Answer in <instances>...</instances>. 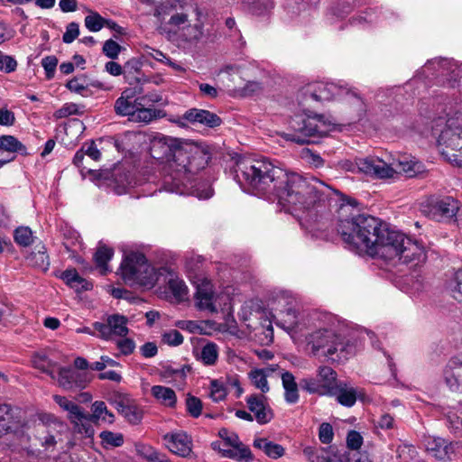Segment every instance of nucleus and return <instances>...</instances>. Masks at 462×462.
I'll return each mask as SVG.
<instances>
[{"label":"nucleus","mask_w":462,"mask_h":462,"mask_svg":"<svg viewBox=\"0 0 462 462\" xmlns=\"http://www.w3.org/2000/svg\"><path fill=\"white\" fill-rule=\"evenodd\" d=\"M249 411L259 424H266L273 418L272 408L263 394H251L245 399Z\"/></svg>","instance_id":"18"},{"label":"nucleus","mask_w":462,"mask_h":462,"mask_svg":"<svg viewBox=\"0 0 462 462\" xmlns=\"http://www.w3.org/2000/svg\"><path fill=\"white\" fill-rule=\"evenodd\" d=\"M283 20L295 26H307L314 18L315 10L299 0H286Z\"/></svg>","instance_id":"13"},{"label":"nucleus","mask_w":462,"mask_h":462,"mask_svg":"<svg viewBox=\"0 0 462 462\" xmlns=\"http://www.w3.org/2000/svg\"><path fill=\"white\" fill-rule=\"evenodd\" d=\"M235 180L248 192L278 199L288 210L306 214V222L315 215L318 208H326L334 196L339 195L323 181L303 178L275 165L267 158H239L234 168Z\"/></svg>","instance_id":"1"},{"label":"nucleus","mask_w":462,"mask_h":462,"mask_svg":"<svg viewBox=\"0 0 462 462\" xmlns=\"http://www.w3.org/2000/svg\"><path fill=\"white\" fill-rule=\"evenodd\" d=\"M319 439L323 444H329L334 439V430L329 423L323 422L319 429Z\"/></svg>","instance_id":"60"},{"label":"nucleus","mask_w":462,"mask_h":462,"mask_svg":"<svg viewBox=\"0 0 462 462\" xmlns=\"http://www.w3.org/2000/svg\"><path fill=\"white\" fill-rule=\"evenodd\" d=\"M169 289L178 300H184L188 295V287L182 280L178 278L169 281Z\"/></svg>","instance_id":"49"},{"label":"nucleus","mask_w":462,"mask_h":462,"mask_svg":"<svg viewBox=\"0 0 462 462\" xmlns=\"http://www.w3.org/2000/svg\"><path fill=\"white\" fill-rule=\"evenodd\" d=\"M121 277L129 286L152 288L159 279V272L139 252L127 254L120 266Z\"/></svg>","instance_id":"5"},{"label":"nucleus","mask_w":462,"mask_h":462,"mask_svg":"<svg viewBox=\"0 0 462 462\" xmlns=\"http://www.w3.org/2000/svg\"><path fill=\"white\" fill-rule=\"evenodd\" d=\"M127 324L128 319L116 313L107 316L104 322H95L93 328L98 333V337L111 340L115 337H126L129 332Z\"/></svg>","instance_id":"12"},{"label":"nucleus","mask_w":462,"mask_h":462,"mask_svg":"<svg viewBox=\"0 0 462 462\" xmlns=\"http://www.w3.org/2000/svg\"><path fill=\"white\" fill-rule=\"evenodd\" d=\"M337 232L350 250L365 251L390 266L417 265L426 260L422 244L369 215H346L338 220Z\"/></svg>","instance_id":"2"},{"label":"nucleus","mask_w":462,"mask_h":462,"mask_svg":"<svg viewBox=\"0 0 462 462\" xmlns=\"http://www.w3.org/2000/svg\"><path fill=\"white\" fill-rule=\"evenodd\" d=\"M60 277L66 284L76 290L82 289L88 291L90 289V283L79 276L76 269L64 271Z\"/></svg>","instance_id":"38"},{"label":"nucleus","mask_w":462,"mask_h":462,"mask_svg":"<svg viewBox=\"0 0 462 462\" xmlns=\"http://www.w3.org/2000/svg\"><path fill=\"white\" fill-rule=\"evenodd\" d=\"M254 447L263 451L267 457L277 459L285 454V448L266 438H257L254 440Z\"/></svg>","instance_id":"30"},{"label":"nucleus","mask_w":462,"mask_h":462,"mask_svg":"<svg viewBox=\"0 0 462 462\" xmlns=\"http://www.w3.org/2000/svg\"><path fill=\"white\" fill-rule=\"evenodd\" d=\"M275 370L276 368L274 366L254 368L249 372L248 377L253 385L259 389L263 393H265L270 390L267 377Z\"/></svg>","instance_id":"27"},{"label":"nucleus","mask_w":462,"mask_h":462,"mask_svg":"<svg viewBox=\"0 0 462 462\" xmlns=\"http://www.w3.org/2000/svg\"><path fill=\"white\" fill-rule=\"evenodd\" d=\"M457 69V65L453 60L448 59H433L428 60L427 63L422 67L420 73L423 74L425 77H430V75H438V76H448L449 73L455 74Z\"/></svg>","instance_id":"21"},{"label":"nucleus","mask_w":462,"mask_h":462,"mask_svg":"<svg viewBox=\"0 0 462 462\" xmlns=\"http://www.w3.org/2000/svg\"><path fill=\"white\" fill-rule=\"evenodd\" d=\"M32 364L35 369L50 375L52 379L56 378V363L53 362L45 352L34 353L32 356Z\"/></svg>","instance_id":"31"},{"label":"nucleus","mask_w":462,"mask_h":462,"mask_svg":"<svg viewBox=\"0 0 462 462\" xmlns=\"http://www.w3.org/2000/svg\"><path fill=\"white\" fill-rule=\"evenodd\" d=\"M70 422L74 425L75 430L85 437L91 438L94 435V428L91 424L93 419L89 414H85L83 411L82 418Z\"/></svg>","instance_id":"46"},{"label":"nucleus","mask_w":462,"mask_h":462,"mask_svg":"<svg viewBox=\"0 0 462 462\" xmlns=\"http://www.w3.org/2000/svg\"><path fill=\"white\" fill-rule=\"evenodd\" d=\"M183 118L189 123H199L208 127H216L220 125L221 118L208 111L204 109L191 108L185 112Z\"/></svg>","instance_id":"23"},{"label":"nucleus","mask_w":462,"mask_h":462,"mask_svg":"<svg viewBox=\"0 0 462 462\" xmlns=\"http://www.w3.org/2000/svg\"><path fill=\"white\" fill-rule=\"evenodd\" d=\"M438 144L446 161L462 167V112L456 111L448 116L439 135Z\"/></svg>","instance_id":"7"},{"label":"nucleus","mask_w":462,"mask_h":462,"mask_svg":"<svg viewBox=\"0 0 462 462\" xmlns=\"http://www.w3.org/2000/svg\"><path fill=\"white\" fill-rule=\"evenodd\" d=\"M218 357V347L215 343L206 344L200 351L199 359L206 365H214Z\"/></svg>","instance_id":"48"},{"label":"nucleus","mask_w":462,"mask_h":462,"mask_svg":"<svg viewBox=\"0 0 462 462\" xmlns=\"http://www.w3.org/2000/svg\"><path fill=\"white\" fill-rule=\"evenodd\" d=\"M150 153L162 164V185L166 191L181 195L190 192L199 199L213 196L209 182L191 184L193 176L208 162L209 155L203 150L170 136L158 135L151 142Z\"/></svg>","instance_id":"3"},{"label":"nucleus","mask_w":462,"mask_h":462,"mask_svg":"<svg viewBox=\"0 0 462 462\" xmlns=\"http://www.w3.org/2000/svg\"><path fill=\"white\" fill-rule=\"evenodd\" d=\"M390 165L393 170L392 179L401 174L411 178L421 171V165L420 162L407 156H401L397 159H393Z\"/></svg>","instance_id":"22"},{"label":"nucleus","mask_w":462,"mask_h":462,"mask_svg":"<svg viewBox=\"0 0 462 462\" xmlns=\"http://www.w3.org/2000/svg\"><path fill=\"white\" fill-rule=\"evenodd\" d=\"M351 11L352 5L350 0H338L331 6L328 14V19L331 23H335L337 20H342L346 17Z\"/></svg>","instance_id":"36"},{"label":"nucleus","mask_w":462,"mask_h":462,"mask_svg":"<svg viewBox=\"0 0 462 462\" xmlns=\"http://www.w3.org/2000/svg\"><path fill=\"white\" fill-rule=\"evenodd\" d=\"M162 341L166 345L177 346L182 344L183 337L180 331L171 329L162 335Z\"/></svg>","instance_id":"56"},{"label":"nucleus","mask_w":462,"mask_h":462,"mask_svg":"<svg viewBox=\"0 0 462 462\" xmlns=\"http://www.w3.org/2000/svg\"><path fill=\"white\" fill-rule=\"evenodd\" d=\"M309 327L313 331L305 336L307 347L314 356H322L332 361L346 358V346L343 341V323L330 313H312Z\"/></svg>","instance_id":"4"},{"label":"nucleus","mask_w":462,"mask_h":462,"mask_svg":"<svg viewBox=\"0 0 462 462\" xmlns=\"http://www.w3.org/2000/svg\"><path fill=\"white\" fill-rule=\"evenodd\" d=\"M433 209L440 217L451 218L456 216L458 210V201L451 197H446L437 200L433 205Z\"/></svg>","instance_id":"32"},{"label":"nucleus","mask_w":462,"mask_h":462,"mask_svg":"<svg viewBox=\"0 0 462 462\" xmlns=\"http://www.w3.org/2000/svg\"><path fill=\"white\" fill-rule=\"evenodd\" d=\"M340 462H372L366 454L347 452L339 457Z\"/></svg>","instance_id":"64"},{"label":"nucleus","mask_w":462,"mask_h":462,"mask_svg":"<svg viewBox=\"0 0 462 462\" xmlns=\"http://www.w3.org/2000/svg\"><path fill=\"white\" fill-rule=\"evenodd\" d=\"M15 153L27 154L26 147L13 135L0 136V169L15 158Z\"/></svg>","instance_id":"19"},{"label":"nucleus","mask_w":462,"mask_h":462,"mask_svg":"<svg viewBox=\"0 0 462 462\" xmlns=\"http://www.w3.org/2000/svg\"><path fill=\"white\" fill-rule=\"evenodd\" d=\"M117 411L132 424L139 423L143 418L141 411L135 405L121 402L117 403Z\"/></svg>","instance_id":"44"},{"label":"nucleus","mask_w":462,"mask_h":462,"mask_svg":"<svg viewBox=\"0 0 462 462\" xmlns=\"http://www.w3.org/2000/svg\"><path fill=\"white\" fill-rule=\"evenodd\" d=\"M57 65L58 59L53 55L46 56L42 60V66L45 70L47 79H51L54 77Z\"/></svg>","instance_id":"58"},{"label":"nucleus","mask_w":462,"mask_h":462,"mask_svg":"<svg viewBox=\"0 0 462 462\" xmlns=\"http://www.w3.org/2000/svg\"><path fill=\"white\" fill-rule=\"evenodd\" d=\"M305 101H330L335 98L344 99L350 104L363 109L364 102L359 94L347 86L335 82H315L302 89Z\"/></svg>","instance_id":"8"},{"label":"nucleus","mask_w":462,"mask_h":462,"mask_svg":"<svg viewBox=\"0 0 462 462\" xmlns=\"http://www.w3.org/2000/svg\"><path fill=\"white\" fill-rule=\"evenodd\" d=\"M30 264L34 267L46 272L50 266V259L47 254L46 247L43 245L35 246V250L27 257Z\"/></svg>","instance_id":"33"},{"label":"nucleus","mask_w":462,"mask_h":462,"mask_svg":"<svg viewBox=\"0 0 462 462\" xmlns=\"http://www.w3.org/2000/svg\"><path fill=\"white\" fill-rule=\"evenodd\" d=\"M338 450L336 446L306 447L303 454L310 462H333L334 458L338 457Z\"/></svg>","instance_id":"24"},{"label":"nucleus","mask_w":462,"mask_h":462,"mask_svg":"<svg viewBox=\"0 0 462 462\" xmlns=\"http://www.w3.org/2000/svg\"><path fill=\"white\" fill-rule=\"evenodd\" d=\"M226 396V390L222 383L213 380L210 383L209 397L213 402H218L223 401Z\"/></svg>","instance_id":"53"},{"label":"nucleus","mask_w":462,"mask_h":462,"mask_svg":"<svg viewBox=\"0 0 462 462\" xmlns=\"http://www.w3.org/2000/svg\"><path fill=\"white\" fill-rule=\"evenodd\" d=\"M196 285L195 302L200 310H206L210 313L217 312L221 306L219 297L213 291V285L207 279L199 280L194 282Z\"/></svg>","instance_id":"14"},{"label":"nucleus","mask_w":462,"mask_h":462,"mask_svg":"<svg viewBox=\"0 0 462 462\" xmlns=\"http://www.w3.org/2000/svg\"><path fill=\"white\" fill-rule=\"evenodd\" d=\"M244 4L249 12L257 16L266 15L274 8L273 0H244Z\"/></svg>","instance_id":"37"},{"label":"nucleus","mask_w":462,"mask_h":462,"mask_svg":"<svg viewBox=\"0 0 462 462\" xmlns=\"http://www.w3.org/2000/svg\"><path fill=\"white\" fill-rule=\"evenodd\" d=\"M218 436L222 442L213 443V447L218 448L223 457L245 462L253 459L249 447L239 439L236 433L227 429H221L218 431Z\"/></svg>","instance_id":"10"},{"label":"nucleus","mask_w":462,"mask_h":462,"mask_svg":"<svg viewBox=\"0 0 462 462\" xmlns=\"http://www.w3.org/2000/svg\"><path fill=\"white\" fill-rule=\"evenodd\" d=\"M89 415L95 423H97L98 420L109 423L114 421V414L107 410V407L104 402H95L92 404V414Z\"/></svg>","instance_id":"43"},{"label":"nucleus","mask_w":462,"mask_h":462,"mask_svg":"<svg viewBox=\"0 0 462 462\" xmlns=\"http://www.w3.org/2000/svg\"><path fill=\"white\" fill-rule=\"evenodd\" d=\"M79 35V25L77 23H69L63 33L62 41L65 43H71Z\"/></svg>","instance_id":"61"},{"label":"nucleus","mask_w":462,"mask_h":462,"mask_svg":"<svg viewBox=\"0 0 462 462\" xmlns=\"http://www.w3.org/2000/svg\"><path fill=\"white\" fill-rule=\"evenodd\" d=\"M14 240L18 245L27 247L33 243V233L28 226H18L14 231Z\"/></svg>","instance_id":"47"},{"label":"nucleus","mask_w":462,"mask_h":462,"mask_svg":"<svg viewBox=\"0 0 462 462\" xmlns=\"http://www.w3.org/2000/svg\"><path fill=\"white\" fill-rule=\"evenodd\" d=\"M143 93L141 87L126 88L116 100L114 110L117 116H128L129 118L136 111L140 103L139 95Z\"/></svg>","instance_id":"16"},{"label":"nucleus","mask_w":462,"mask_h":462,"mask_svg":"<svg viewBox=\"0 0 462 462\" xmlns=\"http://www.w3.org/2000/svg\"><path fill=\"white\" fill-rule=\"evenodd\" d=\"M122 47L113 40H107L105 42L102 51L103 53L109 59L115 60L118 57Z\"/></svg>","instance_id":"59"},{"label":"nucleus","mask_w":462,"mask_h":462,"mask_svg":"<svg viewBox=\"0 0 462 462\" xmlns=\"http://www.w3.org/2000/svg\"><path fill=\"white\" fill-rule=\"evenodd\" d=\"M103 448H118L124 444V435L119 432L104 430L99 434Z\"/></svg>","instance_id":"45"},{"label":"nucleus","mask_w":462,"mask_h":462,"mask_svg":"<svg viewBox=\"0 0 462 462\" xmlns=\"http://www.w3.org/2000/svg\"><path fill=\"white\" fill-rule=\"evenodd\" d=\"M458 442H448L446 439L436 437H430L426 439L425 447L427 452L439 460H450Z\"/></svg>","instance_id":"20"},{"label":"nucleus","mask_w":462,"mask_h":462,"mask_svg":"<svg viewBox=\"0 0 462 462\" xmlns=\"http://www.w3.org/2000/svg\"><path fill=\"white\" fill-rule=\"evenodd\" d=\"M291 128L293 133H283L282 136L287 141L304 144L314 143L315 140H311V138L328 135L335 126L325 120L324 116L316 115L313 116H296L291 121Z\"/></svg>","instance_id":"6"},{"label":"nucleus","mask_w":462,"mask_h":462,"mask_svg":"<svg viewBox=\"0 0 462 462\" xmlns=\"http://www.w3.org/2000/svg\"><path fill=\"white\" fill-rule=\"evenodd\" d=\"M274 303L277 311L274 316L276 325L286 331L301 330L304 314L300 312L296 298L291 292L282 291L276 295Z\"/></svg>","instance_id":"9"},{"label":"nucleus","mask_w":462,"mask_h":462,"mask_svg":"<svg viewBox=\"0 0 462 462\" xmlns=\"http://www.w3.org/2000/svg\"><path fill=\"white\" fill-rule=\"evenodd\" d=\"M282 385L284 388V398L289 403H295L299 400L298 387L293 374L285 372L282 374Z\"/></svg>","instance_id":"35"},{"label":"nucleus","mask_w":462,"mask_h":462,"mask_svg":"<svg viewBox=\"0 0 462 462\" xmlns=\"http://www.w3.org/2000/svg\"><path fill=\"white\" fill-rule=\"evenodd\" d=\"M81 374L70 367H63L59 369L57 381L60 386L69 390L74 387H84L85 384L80 379Z\"/></svg>","instance_id":"26"},{"label":"nucleus","mask_w":462,"mask_h":462,"mask_svg":"<svg viewBox=\"0 0 462 462\" xmlns=\"http://www.w3.org/2000/svg\"><path fill=\"white\" fill-rule=\"evenodd\" d=\"M161 375L162 378L169 380L171 378L172 379H182L186 376L184 369L181 368H173L171 365L163 366L162 370L161 372Z\"/></svg>","instance_id":"63"},{"label":"nucleus","mask_w":462,"mask_h":462,"mask_svg":"<svg viewBox=\"0 0 462 462\" xmlns=\"http://www.w3.org/2000/svg\"><path fill=\"white\" fill-rule=\"evenodd\" d=\"M197 16H199V9H195ZM203 37V23L199 17L192 23V20L189 23L183 32L179 37L180 40L189 43H197Z\"/></svg>","instance_id":"28"},{"label":"nucleus","mask_w":462,"mask_h":462,"mask_svg":"<svg viewBox=\"0 0 462 462\" xmlns=\"http://www.w3.org/2000/svg\"><path fill=\"white\" fill-rule=\"evenodd\" d=\"M190 21L188 14L176 13L172 14L168 22L169 32L174 34L179 39Z\"/></svg>","instance_id":"39"},{"label":"nucleus","mask_w":462,"mask_h":462,"mask_svg":"<svg viewBox=\"0 0 462 462\" xmlns=\"http://www.w3.org/2000/svg\"><path fill=\"white\" fill-rule=\"evenodd\" d=\"M186 407L188 412L194 418H198L201 414L202 402L201 401L190 394H188L186 399Z\"/></svg>","instance_id":"55"},{"label":"nucleus","mask_w":462,"mask_h":462,"mask_svg":"<svg viewBox=\"0 0 462 462\" xmlns=\"http://www.w3.org/2000/svg\"><path fill=\"white\" fill-rule=\"evenodd\" d=\"M55 402L64 411L68 412V418L70 421L79 420L82 418V409L76 402L69 400L66 397L54 395Z\"/></svg>","instance_id":"34"},{"label":"nucleus","mask_w":462,"mask_h":462,"mask_svg":"<svg viewBox=\"0 0 462 462\" xmlns=\"http://www.w3.org/2000/svg\"><path fill=\"white\" fill-rule=\"evenodd\" d=\"M337 373L329 366L322 365L318 369L317 376H308L300 380V387L309 393L327 395L333 393L337 383Z\"/></svg>","instance_id":"11"},{"label":"nucleus","mask_w":462,"mask_h":462,"mask_svg":"<svg viewBox=\"0 0 462 462\" xmlns=\"http://www.w3.org/2000/svg\"><path fill=\"white\" fill-rule=\"evenodd\" d=\"M163 439L167 448L175 455L187 457L191 453L192 440L184 431L167 433Z\"/></svg>","instance_id":"17"},{"label":"nucleus","mask_w":462,"mask_h":462,"mask_svg":"<svg viewBox=\"0 0 462 462\" xmlns=\"http://www.w3.org/2000/svg\"><path fill=\"white\" fill-rule=\"evenodd\" d=\"M396 453L400 462H410L416 456V449L411 445L402 444L398 446Z\"/></svg>","instance_id":"54"},{"label":"nucleus","mask_w":462,"mask_h":462,"mask_svg":"<svg viewBox=\"0 0 462 462\" xmlns=\"http://www.w3.org/2000/svg\"><path fill=\"white\" fill-rule=\"evenodd\" d=\"M334 393H329L328 396H335L338 403L346 407H352L357 398L358 392L356 388L352 387L348 383L338 381L333 389Z\"/></svg>","instance_id":"25"},{"label":"nucleus","mask_w":462,"mask_h":462,"mask_svg":"<svg viewBox=\"0 0 462 462\" xmlns=\"http://www.w3.org/2000/svg\"><path fill=\"white\" fill-rule=\"evenodd\" d=\"M17 68V61L15 59L9 55L2 53L0 58V70L5 73L14 72Z\"/></svg>","instance_id":"62"},{"label":"nucleus","mask_w":462,"mask_h":462,"mask_svg":"<svg viewBox=\"0 0 462 462\" xmlns=\"http://www.w3.org/2000/svg\"><path fill=\"white\" fill-rule=\"evenodd\" d=\"M11 407L8 404H0V436L11 430Z\"/></svg>","instance_id":"50"},{"label":"nucleus","mask_w":462,"mask_h":462,"mask_svg":"<svg viewBox=\"0 0 462 462\" xmlns=\"http://www.w3.org/2000/svg\"><path fill=\"white\" fill-rule=\"evenodd\" d=\"M161 113V110L145 107V106H139L130 119L134 122L148 124L153 119L160 117Z\"/></svg>","instance_id":"42"},{"label":"nucleus","mask_w":462,"mask_h":462,"mask_svg":"<svg viewBox=\"0 0 462 462\" xmlns=\"http://www.w3.org/2000/svg\"><path fill=\"white\" fill-rule=\"evenodd\" d=\"M151 393L161 405L168 408L176 407L177 395L171 388L163 385H153L151 388Z\"/></svg>","instance_id":"29"},{"label":"nucleus","mask_w":462,"mask_h":462,"mask_svg":"<svg viewBox=\"0 0 462 462\" xmlns=\"http://www.w3.org/2000/svg\"><path fill=\"white\" fill-rule=\"evenodd\" d=\"M359 171L361 174L374 179H392L393 170L390 162H386L377 156L359 158Z\"/></svg>","instance_id":"15"},{"label":"nucleus","mask_w":462,"mask_h":462,"mask_svg":"<svg viewBox=\"0 0 462 462\" xmlns=\"http://www.w3.org/2000/svg\"><path fill=\"white\" fill-rule=\"evenodd\" d=\"M114 255V250L106 245H100L94 254V260L97 266L100 269L102 274H106L110 272L107 266V263L111 260Z\"/></svg>","instance_id":"41"},{"label":"nucleus","mask_w":462,"mask_h":462,"mask_svg":"<svg viewBox=\"0 0 462 462\" xmlns=\"http://www.w3.org/2000/svg\"><path fill=\"white\" fill-rule=\"evenodd\" d=\"M459 374H455L453 369L446 366L444 370V380L451 391H458L460 389L462 381L459 380Z\"/></svg>","instance_id":"51"},{"label":"nucleus","mask_w":462,"mask_h":462,"mask_svg":"<svg viewBox=\"0 0 462 462\" xmlns=\"http://www.w3.org/2000/svg\"><path fill=\"white\" fill-rule=\"evenodd\" d=\"M135 449L137 455L140 456L145 462H150L160 452L150 445L146 444H136Z\"/></svg>","instance_id":"57"},{"label":"nucleus","mask_w":462,"mask_h":462,"mask_svg":"<svg viewBox=\"0 0 462 462\" xmlns=\"http://www.w3.org/2000/svg\"><path fill=\"white\" fill-rule=\"evenodd\" d=\"M447 288L456 300L462 301V266L452 273Z\"/></svg>","instance_id":"40"},{"label":"nucleus","mask_w":462,"mask_h":462,"mask_svg":"<svg viewBox=\"0 0 462 462\" xmlns=\"http://www.w3.org/2000/svg\"><path fill=\"white\" fill-rule=\"evenodd\" d=\"M106 23V20L97 13H92L85 17V25L90 32L100 31Z\"/></svg>","instance_id":"52"}]
</instances>
